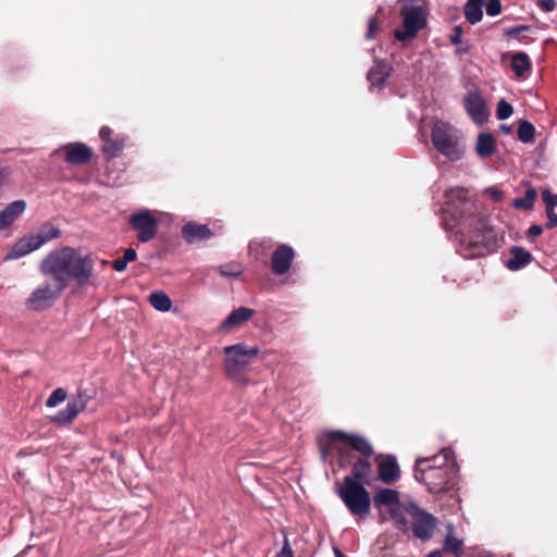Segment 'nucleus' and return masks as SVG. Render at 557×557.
Instances as JSON below:
<instances>
[{"label":"nucleus","mask_w":557,"mask_h":557,"mask_svg":"<svg viewBox=\"0 0 557 557\" xmlns=\"http://www.w3.org/2000/svg\"><path fill=\"white\" fill-rule=\"evenodd\" d=\"M500 131L504 134H510L511 133V126H509V125H500Z\"/></svg>","instance_id":"51"},{"label":"nucleus","mask_w":557,"mask_h":557,"mask_svg":"<svg viewBox=\"0 0 557 557\" xmlns=\"http://www.w3.org/2000/svg\"><path fill=\"white\" fill-rule=\"evenodd\" d=\"M461 547H462V541L456 539L450 533L447 534V536L445 537L444 544H443V549L445 552L453 553L455 555H459L461 552Z\"/></svg>","instance_id":"34"},{"label":"nucleus","mask_w":557,"mask_h":557,"mask_svg":"<svg viewBox=\"0 0 557 557\" xmlns=\"http://www.w3.org/2000/svg\"><path fill=\"white\" fill-rule=\"evenodd\" d=\"M502 12L500 0H488L486 4V13L490 16H497Z\"/></svg>","instance_id":"39"},{"label":"nucleus","mask_w":557,"mask_h":557,"mask_svg":"<svg viewBox=\"0 0 557 557\" xmlns=\"http://www.w3.org/2000/svg\"><path fill=\"white\" fill-rule=\"evenodd\" d=\"M149 304L158 311L168 312L172 308L171 298L162 290H154L148 297Z\"/></svg>","instance_id":"28"},{"label":"nucleus","mask_w":557,"mask_h":557,"mask_svg":"<svg viewBox=\"0 0 557 557\" xmlns=\"http://www.w3.org/2000/svg\"><path fill=\"white\" fill-rule=\"evenodd\" d=\"M379 32V25L375 17H370L368 23V32L366 37L368 39L374 38L375 34Z\"/></svg>","instance_id":"41"},{"label":"nucleus","mask_w":557,"mask_h":557,"mask_svg":"<svg viewBox=\"0 0 557 557\" xmlns=\"http://www.w3.org/2000/svg\"><path fill=\"white\" fill-rule=\"evenodd\" d=\"M61 150L65 153V161L72 165L85 164L92 157L91 149L83 143L66 144L61 148Z\"/></svg>","instance_id":"16"},{"label":"nucleus","mask_w":557,"mask_h":557,"mask_svg":"<svg viewBox=\"0 0 557 557\" xmlns=\"http://www.w3.org/2000/svg\"><path fill=\"white\" fill-rule=\"evenodd\" d=\"M546 214H547V224H546V227L547 228H554V227H557V214L555 213L554 210L549 211V210H546Z\"/></svg>","instance_id":"46"},{"label":"nucleus","mask_w":557,"mask_h":557,"mask_svg":"<svg viewBox=\"0 0 557 557\" xmlns=\"http://www.w3.org/2000/svg\"><path fill=\"white\" fill-rule=\"evenodd\" d=\"M485 194L490 196L494 201H500L503 199V191L496 187L486 188Z\"/></svg>","instance_id":"44"},{"label":"nucleus","mask_w":557,"mask_h":557,"mask_svg":"<svg viewBox=\"0 0 557 557\" xmlns=\"http://www.w3.org/2000/svg\"><path fill=\"white\" fill-rule=\"evenodd\" d=\"M95 261L91 255H83L73 247L65 246L50 251L40 262L42 275L66 288L71 281L78 286L94 285Z\"/></svg>","instance_id":"2"},{"label":"nucleus","mask_w":557,"mask_h":557,"mask_svg":"<svg viewBox=\"0 0 557 557\" xmlns=\"http://www.w3.org/2000/svg\"><path fill=\"white\" fill-rule=\"evenodd\" d=\"M374 506L380 511V520L385 522L388 520L387 513L389 508H395L399 502V495L395 490L382 488L374 494L373 497Z\"/></svg>","instance_id":"15"},{"label":"nucleus","mask_w":557,"mask_h":557,"mask_svg":"<svg viewBox=\"0 0 557 557\" xmlns=\"http://www.w3.org/2000/svg\"><path fill=\"white\" fill-rule=\"evenodd\" d=\"M417 505L413 503H399L395 508H389L388 520H393L395 527L403 532H408Z\"/></svg>","instance_id":"14"},{"label":"nucleus","mask_w":557,"mask_h":557,"mask_svg":"<svg viewBox=\"0 0 557 557\" xmlns=\"http://www.w3.org/2000/svg\"><path fill=\"white\" fill-rule=\"evenodd\" d=\"M67 397V393L65 389L59 387L55 388L49 398L46 401V406L49 408L55 407L57 405L63 403Z\"/></svg>","instance_id":"36"},{"label":"nucleus","mask_w":557,"mask_h":557,"mask_svg":"<svg viewBox=\"0 0 557 557\" xmlns=\"http://www.w3.org/2000/svg\"><path fill=\"white\" fill-rule=\"evenodd\" d=\"M462 38V27L460 25H456L454 27V34L449 36V40L453 45L461 44Z\"/></svg>","instance_id":"42"},{"label":"nucleus","mask_w":557,"mask_h":557,"mask_svg":"<svg viewBox=\"0 0 557 557\" xmlns=\"http://www.w3.org/2000/svg\"><path fill=\"white\" fill-rule=\"evenodd\" d=\"M431 138L437 151L450 161L461 159L465 153L459 131L448 123L435 122L432 127Z\"/></svg>","instance_id":"7"},{"label":"nucleus","mask_w":557,"mask_h":557,"mask_svg":"<svg viewBox=\"0 0 557 557\" xmlns=\"http://www.w3.org/2000/svg\"><path fill=\"white\" fill-rule=\"evenodd\" d=\"M446 202L442 209L443 225L448 232H456L459 240L458 252L465 259L484 256L496 247L495 232L487 227L476 214L474 202L466 189L456 187L445 193Z\"/></svg>","instance_id":"1"},{"label":"nucleus","mask_w":557,"mask_h":557,"mask_svg":"<svg viewBox=\"0 0 557 557\" xmlns=\"http://www.w3.org/2000/svg\"><path fill=\"white\" fill-rule=\"evenodd\" d=\"M465 109L471 120L478 124H484L488 119V111L483 96L474 90L465 96Z\"/></svg>","instance_id":"13"},{"label":"nucleus","mask_w":557,"mask_h":557,"mask_svg":"<svg viewBox=\"0 0 557 557\" xmlns=\"http://www.w3.org/2000/svg\"><path fill=\"white\" fill-rule=\"evenodd\" d=\"M459 52H466V49H465V48H461V49L459 50Z\"/></svg>","instance_id":"54"},{"label":"nucleus","mask_w":557,"mask_h":557,"mask_svg":"<svg viewBox=\"0 0 557 557\" xmlns=\"http://www.w3.org/2000/svg\"><path fill=\"white\" fill-rule=\"evenodd\" d=\"M535 135V127L529 121H520L518 127V139L524 144L533 141Z\"/></svg>","instance_id":"31"},{"label":"nucleus","mask_w":557,"mask_h":557,"mask_svg":"<svg viewBox=\"0 0 557 557\" xmlns=\"http://www.w3.org/2000/svg\"><path fill=\"white\" fill-rule=\"evenodd\" d=\"M89 396L86 393H78L67 403L66 407L70 412L77 416L86 408Z\"/></svg>","instance_id":"32"},{"label":"nucleus","mask_w":557,"mask_h":557,"mask_svg":"<svg viewBox=\"0 0 557 557\" xmlns=\"http://www.w3.org/2000/svg\"><path fill=\"white\" fill-rule=\"evenodd\" d=\"M400 15L403 17L404 29H396L394 37L398 41L413 39L418 33L426 26V10L422 5L405 7Z\"/></svg>","instance_id":"9"},{"label":"nucleus","mask_w":557,"mask_h":557,"mask_svg":"<svg viewBox=\"0 0 557 557\" xmlns=\"http://www.w3.org/2000/svg\"><path fill=\"white\" fill-rule=\"evenodd\" d=\"M426 557H443V554L440 550H434L431 552Z\"/></svg>","instance_id":"52"},{"label":"nucleus","mask_w":557,"mask_h":557,"mask_svg":"<svg viewBox=\"0 0 557 557\" xmlns=\"http://www.w3.org/2000/svg\"><path fill=\"white\" fill-rule=\"evenodd\" d=\"M543 233V227L537 224H533L528 230V236L531 238H535Z\"/></svg>","instance_id":"48"},{"label":"nucleus","mask_w":557,"mask_h":557,"mask_svg":"<svg viewBox=\"0 0 557 557\" xmlns=\"http://www.w3.org/2000/svg\"><path fill=\"white\" fill-rule=\"evenodd\" d=\"M536 196V190L534 188H529L523 197L515 199L513 207L517 209L531 210L534 207Z\"/></svg>","instance_id":"30"},{"label":"nucleus","mask_w":557,"mask_h":557,"mask_svg":"<svg viewBox=\"0 0 557 557\" xmlns=\"http://www.w3.org/2000/svg\"><path fill=\"white\" fill-rule=\"evenodd\" d=\"M437 519L417 506L416 512L411 519V529L416 537L426 541L430 540L437 527Z\"/></svg>","instance_id":"11"},{"label":"nucleus","mask_w":557,"mask_h":557,"mask_svg":"<svg viewBox=\"0 0 557 557\" xmlns=\"http://www.w3.org/2000/svg\"><path fill=\"white\" fill-rule=\"evenodd\" d=\"M65 288L60 284L45 283L38 286L27 298L26 305L32 310H44L50 306L61 296Z\"/></svg>","instance_id":"10"},{"label":"nucleus","mask_w":557,"mask_h":557,"mask_svg":"<svg viewBox=\"0 0 557 557\" xmlns=\"http://www.w3.org/2000/svg\"><path fill=\"white\" fill-rule=\"evenodd\" d=\"M351 450L359 453L360 457H371L374 453L371 443L366 437L343 431L329 432L320 443L322 460L327 461L329 457L336 453L342 468H346L352 461Z\"/></svg>","instance_id":"4"},{"label":"nucleus","mask_w":557,"mask_h":557,"mask_svg":"<svg viewBox=\"0 0 557 557\" xmlns=\"http://www.w3.org/2000/svg\"><path fill=\"white\" fill-rule=\"evenodd\" d=\"M496 149V143L492 134L480 133L476 138L475 151L480 158L491 157Z\"/></svg>","instance_id":"25"},{"label":"nucleus","mask_w":557,"mask_h":557,"mask_svg":"<svg viewBox=\"0 0 557 557\" xmlns=\"http://www.w3.org/2000/svg\"><path fill=\"white\" fill-rule=\"evenodd\" d=\"M255 314V310L247 307H238L234 309L221 323L220 330L227 331L242 325L250 320Z\"/></svg>","instance_id":"19"},{"label":"nucleus","mask_w":557,"mask_h":557,"mask_svg":"<svg viewBox=\"0 0 557 557\" xmlns=\"http://www.w3.org/2000/svg\"><path fill=\"white\" fill-rule=\"evenodd\" d=\"M511 69L517 77H523L531 70V60L524 52H518L511 58Z\"/></svg>","instance_id":"27"},{"label":"nucleus","mask_w":557,"mask_h":557,"mask_svg":"<svg viewBox=\"0 0 557 557\" xmlns=\"http://www.w3.org/2000/svg\"><path fill=\"white\" fill-rule=\"evenodd\" d=\"M369 459L370 457H360L356 461L352 460L350 462L352 463L351 474L348 476L362 484H368L372 475V465Z\"/></svg>","instance_id":"21"},{"label":"nucleus","mask_w":557,"mask_h":557,"mask_svg":"<svg viewBox=\"0 0 557 557\" xmlns=\"http://www.w3.org/2000/svg\"><path fill=\"white\" fill-rule=\"evenodd\" d=\"M510 258L507 260L506 265L511 271H518L528 265L532 260V255L520 246H513L509 250Z\"/></svg>","instance_id":"22"},{"label":"nucleus","mask_w":557,"mask_h":557,"mask_svg":"<svg viewBox=\"0 0 557 557\" xmlns=\"http://www.w3.org/2000/svg\"><path fill=\"white\" fill-rule=\"evenodd\" d=\"M129 223L138 232V240L141 243L151 240L157 234L158 221L149 211L133 214Z\"/></svg>","instance_id":"12"},{"label":"nucleus","mask_w":557,"mask_h":557,"mask_svg":"<svg viewBox=\"0 0 557 557\" xmlns=\"http://www.w3.org/2000/svg\"><path fill=\"white\" fill-rule=\"evenodd\" d=\"M336 494L354 517L363 519L369 516L371 496L364 484L357 482L354 478L345 476Z\"/></svg>","instance_id":"6"},{"label":"nucleus","mask_w":557,"mask_h":557,"mask_svg":"<svg viewBox=\"0 0 557 557\" xmlns=\"http://www.w3.org/2000/svg\"><path fill=\"white\" fill-rule=\"evenodd\" d=\"M137 257V253L135 251V249L133 248H127L125 251H124V255H123V259L128 263V262H132L136 259Z\"/></svg>","instance_id":"50"},{"label":"nucleus","mask_w":557,"mask_h":557,"mask_svg":"<svg viewBox=\"0 0 557 557\" xmlns=\"http://www.w3.org/2000/svg\"><path fill=\"white\" fill-rule=\"evenodd\" d=\"M76 414L69 411V408L65 407L63 410L59 411L55 416L52 417V421L59 424H65L71 422Z\"/></svg>","instance_id":"37"},{"label":"nucleus","mask_w":557,"mask_h":557,"mask_svg":"<svg viewBox=\"0 0 557 557\" xmlns=\"http://www.w3.org/2000/svg\"><path fill=\"white\" fill-rule=\"evenodd\" d=\"M400 475V470L396 458L393 456L385 457L379 463V478L386 484L394 483Z\"/></svg>","instance_id":"20"},{"label":"nucleus","mask_w":557,"mask_h":557,"mask_svg":"<svg viewBox=\"0 0 557 557\" xmlns=\"http://www.w3.org/2000/svg\"><path fill=\"white\" fill-rule=\"evenodd\" d=\"M335 557H346L338 548H334Z\"/></svg>","instance_id":"53"},{"label":"nucleus","mask_w":557,"mask_h":557,"mask_svg":"<svg viewBox=\"0 0 557 557\" xmlns=\"http://www.w3.org/2000/svg\"><path fill=\"white\" fill-rule=\"evenodd\" d=\"M25 208L26 203L24 200H15L0 211V230L13 223L24 212Z\"/></svg>","instance_id":"23"},{"label":"nucleus","mask_w":557,"mask_h":557,"mask_svg":"<svg viewBox=\"0 0 557 557\" xmlns=\"http://www.w3.org/2000/svg\"><path fill=\"white\" fill-rule=\"evenodd\" d=\"M124 144H125V137L124 136H116L115 138H111V140L106 141L104 144H102L101 149H102V152L108 158H115L123 150Z\"/></svg>","instance_id":"29"},{"label":"nucleus","mask_w":557,"mask_h":557,"mask_svg":"<svg viewBox=\"0 0 557 557\" xmlns=\"http://www.w3.org/2000/svg\"><path fill=\"white\" fill-rule=\"evenodd\" d=\"M223 352V368L226 377L238 385L248 384L247 371L252 360L258 356L259 348L238 343L224 347Z\"/></svg>","instance_id":"5"},{"label":"nucleus","mask_w":557,"mask_h":557,"mask_svg":"<svg viewBox=\"0 0 557 557\" xmlns=\"http://www.w3.org/2000/svg\"><path fill=\"white\" fill-rule=\"evenodd\" d=\"M542 199L545 203L546 210L552 211L557 207V194H553L546 189L542 193Z\"/></svg>","instance_id":"38"},{"label":"nucleus","mask_w":557,"mask_h":557,"mask_svg":"<svg viewBox=\"0 0 557 557\" xmlns=\"http://www.w3.org/2000/svg\"><path fill=\"white\" fill-rule=\"evenodd\" d=\"M512 113H513V108L508 101H506L505 99H500L497 102L496 117L498 120H506V119L510 117L512 115Z\"/></svg>","instance_id":"35"},{"label":"nucleus","mask_w":557,"mask_h":557,"mask_svg":"<svg viewBox=\"0 0 557 557\" xmlns=\"http://www.w3.org/2000/svg\"><path fill=\"white\" fill-rule=\"evenodd\" d=\"M182 235L189 244L199 243L212 236V232L206 224L189 222L182 228Z\"/></svg>","instance_id":"18"},{"label":"nucleus","mask_w":557,"mask_h":557,"mask_svg":"<svg viewBox=\"0 0 557 557\" xmlns=\"http://www.w3.org/2000/svg\"><path fill=\"white\" fill-rule=\"evenodd\" d=\"M127 267V262L123 258L113 261V269L117 272H123Z\"/></svg>","instance_id":"49"},{"label":"nucleus","mask_w":557,"mask_h":557,"mask_svg":"<svg viewBox=\"0 0 557 557\" xmlns=\"http://www.w3.org/2000/svg\"><path fill=\"white\" fill-rule=\"evenodd\" d=\"M483 4L484 0H467L465 4L463 13L466 20L474 25L479 23L483 17Z\"/></svg>","instance_id":"26"},{"label":"nucleus","mask_w":557,"mask_h":557,"mask_svg":"<svg viewBox=\"0 0 557 557\" xmlns=\"http://www.w3.org/2000/svg\"><path fill=\"white\" fill-rule=\"evenodd\" d=\"M295 252L288 245H280L272 253V270L277 275L285 274L292 265Z\"/></svg>","instance_id":"17"},{"label":"nucleus","mask_w":557,"mask_h":557,"mask_svg":"<svg viewBox=\"0 0 557 557\" xmlns=\"http://www.w3.org/2000/svg\"><path fill=\"white\" fill-rule=\"evenodd\" d=\"M277 557H293V550L290 548L287 537H285L284 545L280 553L277 554Z\"/></svg>","instance_id":"47"},{"label":"nucleus","mask_w":557,"mask_h":557,"mask_svg":"<svg viewBox=\"0 0 557 557\" xmlns=\"http://www.w3.org/2000/svg\"><path fill=\"white\" fill-rule=\"evenodd\" d=\"M392 67L383 60H375L369 70L367 78L372 86H383L389 76Z\"/></svg>","instance_id":"24"},{"label":"nucleus","mask_w":557,"mask_h":557,"mask_svg":"<svg viewBox=\"0 0 557 557\" xmlns=\"http://www.w3.org/2000/svg\"><path fill=\"white\" fill-rule=\"evenodd\" d=\"M414 479L423 483L430 493L440 494L458 483V466L449 448L431 457H419L414 463Z\"/></svg>","instance_id":"3"},{"label":"nucleus","mask_w":557,"mask_h":557,"mask_svg":"<svg viewBox=\"0 0 557 557\" xmlns=\"http://www.w3.org/2000/svg\"><path fill=\"white\" fill-rule=\"evenodd\" d=\"M537 5L541 10L545 12H552L556 8L555 0H539Z\"/></svg>","instance_id":"43"},{"label":"nucleus","mask_w":557,"mask_h":557,"mask_svg":"<svg viewBox=\"0 0 557 557\" xmlns=\"http://www.w3.org/2000/svg\"><path fill=\"white\" fill-rule=\"evenodd\" d=\"M112 134H113V131L109 126H102L99 132V136H100L102 144L111 140V138H113Z\"/></svg>","instance_id":"45"},{"label":"nucleus","mask_w":557,"mask_h":557,"mask_svg":"<svg viewBox=\"0 0 557 557\" xmlns=\"http://www.w3.org/2000/svg\"><path fill=\"white\" fill-rule=\"evenodd\" d=\"M530 28L531 27L529 25L515 26V27L506 29L505 30V36L507 38H513V37L519 36L521 33L530 30Z\"/></svg>","instance_id":"40"},{"label":"nucleus","mask_w":557,"mask_h":557,"mask_svg":"<svg viewBox=\"0 0 557 557\" xmlns=\"http://www.w3.org/2000/svg\"><path fill=\"white\" fill-rule=\"evenodd\" d=\"M219 272L224 277H237L244 272V267L240 262L232 261L221 264Z\"/></svg>","instance_id":"33"},{"label":"nucleus","mask_w":557,"mask_h":557,"mask_svg":"<svg viewBox=\"0 0 557 557\" xmlns=\"http://www.w3.org/2000/svg\"><path fill=\"white\" fill-rule=\"evenodd\" d=\"M61 231L50 224L41 226L37 233L22 237L17 240L7 253L5 259L14 260L24 257L32 251L40 248L51 239L59 238Z\"/></svg>","instance_id":"8"}]
</instances>
